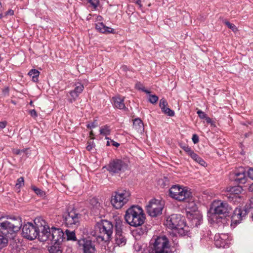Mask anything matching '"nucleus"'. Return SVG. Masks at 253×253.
<instances>
[{
  "mask_svg": "<svg viewBox=\"0 0 253 253\" xmlns=\"http://www.w3.org/2000/svg\"><path fill=\"white\" fill-rule=\"evenodd\" d=\"M46 221L41 217L36 218L34 224L28 222L22 228V236L29 240H33L37 238L41 242L46 241L47 235L44 233Z\"/></svg>",
  "mask_w": 253,
  "mask_h": 253,
  "instance_id": "f257e3e1",
  "label": "nucleus"
},
{
  "mask_svg": "<svg viewBox=\"0 0 253 253\" xmlns=\"http://www.w3.org/2000/svg\"><path fill=\"white\" fill-rule=\"evenodd\" d=\"M113 225L111 222L107 220H102L98 222L95 226V230L90 233L98 243L102 242L109 241L113 233Z\"/></svg>",
  "mask_w": 253,
  "mask_h": 253,
  "instance_id": "f03ea898",
  "label": "nucleus"
},
{
  "mask_svg": "<svg viewBox=\"0 0 253 253\" xmlns=\"http://www.w3.org/2000/svg\"><path fill=\"white\" fill-rule=\"evenodd\" d=\"M169 196L179 201L188 203L186 206L188 208L195 206L191 192L186 187L179 185H173L169 190Z\"/></svg>",
  "mask_w": 253,
  "mask_h": 253,
  "instance_id": "7ed1b4c3",
  "label": "nucleus"
},
{
  "mask_svg": "<svg viewBox=\"0 0 253 253\" xmlns=\"http://www.w3.org/2000/svg\"><path fill=\"white\" fill-rule=\"evenodd\" d=\"M165 225L168 228L177 231L181 236L187 234L188 227L182 220L180 214H172L166 217L164 222Z\"/></svg>",
  "mask_w": 253,
  "mask_h": 253,
  "instance_id": "20e7f679",
  "label": "nucleus"
},
{
  "mask_svg": "<svg viewBox=\"0 0 253 253\" xmlns=\"http://www.w3.org/2000/svg\"><path fill=\"white\" fill-rule=\"evenodd\" d=\"M22 226L20 217H13L7 219L0 218V231L6 236L18 231Z\"/></svg>",
  "mask_w": 253,
  "mask_h": 253,
  "instance_id": "39448f33",
  "label": "nucleus"
},
{
  "mask_svg": "<svg viewBox=\"0 0 253 253\" xmlns=\"http://www.w3.org/2000/svg\"><path fill=\"white\" fill-rule=\"evenodd\" d=\"M145 219V214L140 207L133 205L127 209V224L133 226H140Z\"/></svg>",
  "mask_w": 253,
  "mask_h": 253,
  "instance_id": "423d86ee",
  "label": "nucleus"
},
{
  "mask_svg": "<svg viewBox=\"0 0 253 253\" xmlns=\"http://www.w3.org/2000/svg\"><path fill=\"white\" fill-rule=\"evenodd\" d=\"M169 243L165 236L153 237L150 241L149 253H172Z\"/></svg>",
  "mask_w": 253,
  "mask_h": 253,
  "instance_id": "0eeeda50",
  "label": "nucleus"
},
{
  "mask_svg": "<svg viewBox=\"0 0 253 253\" xmlns=\"http://www.w3.org/2000/svg\"><path fill=\"white\" fill-rule=\"evenodd\" d=\"M210 211L212 213L211 219L215 222L217 215L221 218L229 216L232 209L226 202L217 200L212 203Z\"/></svg>",
  "mask_w": 253,
  "mask_h": 253,
  "instance_id": "6e6552de",
  "label": "nucleus"
},
{
  "mask_svg": "<svg viewBox=\"0 0 253 253\" xmlns=\"http://www.w3.org/2000/svg\"><path fill=\"white\" fill-rule=\"evenodd\" d=\"M45 227L44 233L47 235L46 241L49 240L52 244L60 245L63 241L66 240L65 234L61 229L54 227L50 228L46 222Z\"/></svg>",
  "mask_w": 253,
  "mask_h": 253,
  "instance_id": "1a4fd4ad",
  "label": "nucleus"
},
{
  "mask_svg": "<svg viewBox=\"0 0 253 253\" xmlns=\"http://www.w3.org/2000/svg\"><path fill=\"white\" fill-rule=\"evenodd\" d=\"M81 216V214L76 210H72L65 212L63 215V218L67 226L77 227L80 224Z\"/></svg>",
  "mask_w": 253,
  "mask_h": 253,
  "instance_id": "9d476101",
  "label": "nucleus"
},
{
  "mask_svg": "<svg viewBox=\"0 0 253 253\" xmlns=\"http://www.w3.org/2000/svg\"><path fill=\"white\" fill-rule=\"evenodd\" d=\"M163 208V203L156 199L151 200L146 206L147 212L152 217H156L160 215Z\"/></svg>",
  "mask_w": 253,
  "mask_h": 253,
  "instance_id": "9b49d317",
  "label": "nucleus"
},
{
  "mask_svg": "<svg viewBox=\"0 0 253 253\" xmlns=\"http://www.w3.org/2000/svg\"><path fill=\"white\" fill-rule=\"evenodd\" d=\"M94 239L84 238L78 241V244L80 247L82 248L83 253H95L96 249L94 244Z\"/></svg>",
  "mask_w": 253,
  "mask_h": 253,
  "instance_id": "f8f14e48",
  "label": "nucleus"
},
{
  "mask_svg": "<svg viewBox=\"0 0 253 253\" xmlns=\"http://www.w3.org/2000/svg\"><path fill=\"white\" fill-rule=\"evenodd\" d=\"M126 166V163L121 159H114L111 160L106 169L110 172L114 173H119L122 171Z\"/></svg>",
  "mask_w": 253,
  "mask_h": 253,
  "instance_id": "ddd939ff",
  "label": "nucleus"
},
{
  "mask_svg": "<svg viewBox=\"0 0 253 253\" xmlns=\"http://www.w3.org/2000/svg\"><path fill=\"white\" fill-rule=\"evenodd\" d=\"M124 196V193L116 192L115 195H113L111 198V203L112 206L117 209H121L125 203Z\"/></svg>",
  "mask_w": 253,
  "mask_h": 253,
  "instance_id": "4468645a",
  "label": "nucleus"
},
{
  "mask_svg": "<svg viewBox=\"0 0 253 253\" xmlns=\"http://www.w3.org/2000/svg\"><path fill=\"white\" fill-rule=\"evenodd\" d=\"M228 237L226 234L215 235L214 237V244L217 248H225L228 247Z\"/></svg>",
  "mask_w": 253,
  "mask_h": 253,
  "instance_id": "2eb2a0df",
  "label": "nucleus"
},
{
  "mask_svg": "<svg viewBox=\"0 0 253 253\" xmlns=\"http://www.w3.org/2000/svg\"><path fill=\"white\" fill-rule=\"evenodd\" d=\"M247 213V211L246 210H242L240 208H236L232 216V223L236 224L239 223Z\"/></svg>",
  "mask_w": 253,
  "mask_h": 253,
  "instance_id": "dca6fc26",
  "label": "nucleus"
},
{
  "mask_svg": "<svg viewBox=\"0 0 253 253\" xmlns=\"http://www.w3.org/2000/svg\"><path fill=\"white\" fill-rule=\"evenodd\" d=\"M84 89V85L80 83H77L75 84V87L74 89L71 90L69 92L72 98L69 99V101L72 103L75 101L76 98L79 96Z\"/></svg>",
  "mask_w": 253,
  "mask_h": 253,
  "instance_id": "f3484780",
  "label": "nucleus"
},
{
  "mask_svg": "<svg viewBox=\"0 0 253 253\" xmlns=\"http://www.w3.org/2000/svg\"><path fill=\"white\" fill-rule=\"evenodd\" d=\"M147 233V229L145 226H138V227L133 230L132 232V235L136 240H139L141 237H144Z\"/></svg>",
  "mask_w": 253,
  "mask_h": 253,
  "instance_id": "a211bd4d",
  "label": "nucleus"
},
{
  "mask_svg": "<svg viewBox=\"0 0 253 253\" xmlns=\"http://www.w3.org/2000/svg\"><path fill=\"white\" fill-rule=\"evenodd\" d=\"M159 106L163 112L168 116L172 117L174 115V112L168 107V103L164 98H162L160 101Z\"/></svg>",
  "mask_w": 253,
  "mask_h": 253,
  "instance_id": "6ab92c4d",
  "label": "nucleus"
},
{
  "mask_svg": "<svg viewBox=\"0 0 253 253\" xmlns=\"http://www.w3.org/2000/svg\"><path fill=\"white\" fill-rule=\"evenodd\" d=\"M95 28L100 33L104 34L114 33V30L113 29L106 26L103 22H98L96 23Z\"/></svg>",
  "mask_w": 253,
  "mask_h": 253,
  "instance_id": "aec40b11",
  "label": "nucleus"
},
{
  "mask_svg": "<svg viewBox=\"0 0 253 253\" xmlns=\"http://www.w3.org/2000/svg\"><path fill=\"white\" fill-rule=\"evenodd\" d=\"M235 180L239 183H245L246 182L245 170L243 168H241L239 171L235 172Z\"/></svg>",
  "mask_w": 253,
  "mask_h": 253,
  "instance_id": "412c9836",
  "label": "nucleus"
},
{
  "mask_svg": "<svg viewBox=\"0 0 253 253\" xmlns=\"http://www.w3.org/2000/svg\"><path fill=\"white\" fill-rule=\"evenodd\" d=\"M124 99L125 97H123V98H121L120 96L113 97L112 100L113 101L114 106L116 108H119L120 109H124L125 107Z\"/></svg>",
  "mask_w": 253,
  "mask_h": 253,
  "instance_id": "4be33fe9",
  "label": "nucleus"
},
{
  "mask_svg": "<svg viewBox=\"0 0 253 253\" xmlns=\"http://www.w3.org/2000/svg\"><path fill=\"white\" fill-rule=\"evenodd\" d=\"M133 127L137 131L141 132L144 130L142 121L139 118L135 119L133 122Z\"/></svg>",
  "mask_w": 253,
  "mask_h": 253,
  "instance_id": "5701e85b",
  "label": "nucleus"
},
{
  "mask_svg": "<svg viewBox=\"0 0 253 253\" xmlns=\"http://www.w3.org/2000/svg\"><path fill=\"white\" fill-rule=\"evenodd\" d=\"M189 156L194 161L199 164L201 166H205L206 162L204 161V160L202 158L200 157L194 151Z\"/></svg>",
  "mask_w": 253,
  "mask_h": 253,
  "instance_id": "b1692460",
  "label": "nucleus"
},
{
  "mask_svg": "<svg viewBox=\"0 0 253 253\" xmlns=\"http://www.w3.org/2000/svg\"><path fill=\"white\" fill-rule=\"evenodd\" d=\"M65 233L67 237L66 240H70L73 241H75L77 240L76 234L74 231H70L68 229H67L65 231Z\"/></svg>",
  "mask_w": 253,
  "mask_h": 253,
  "instance_id": "393cba45",
  "label": "nucleus"
},
{
  "mask_svg": "<svg viewBox=\"0 0 253 253\" xmlns=\"http://www.w3.org/2000/svg\"><path fill=\"white\" fill-rule=\"evenodd\" d=\"M39 74L40 72L36 69H32L28 73V75L32 77V80L34 82H38Z\"/></svg>",
  "mask_w": 253,
  "mask_h": 253,
  "instance_id": "a878e982",
  "label": "nucleus"
},
{
  "mask_svg": "<svg viewBox=\"0 0 253 253\" xmlns=\"http://www.w3.org/2000/svg\"><path fill=\"white\" fill-rule=\"evenodd\" d=\"M100 133L103 136H107L110 133V129L107 126H104L100 129Z\"/></svg>",
  "mask_w": 253,
  "mask_h": 253,
  "instance_id": "bb28decb",
  "label": "nucleus"
},
{
  "mask_svg": "<svg viewBox=\"0 0 253 253\" xmlns=\"http://www.w3.org/2000/svg\"><path fill=\"white\" fill-rule=\"evenodd\" d=\"M50 253H62V250L60 245H54L51 246L49 250Z\"/></svg>",
  "mask_w": 253,
  "mask_h": 253,
  "instance_id": "cd10ccee",
  "label": "nucleus"
},
{
  "mask_svg": "<svg viewBox=\"0 0 253 253\" xmlns=\"http://www.w3.org/2000/svg\"><path fill=\"white\" fill-rule=\"evenodd\" d=\"M121 221L120 220L116 222V237L122 236V231L121 229Z\"/></svg>",
  "mask_w": 253,
  "mask_h": 253,
  "instance_id": "c85d7f7f",
  "label": "nucleus"
},
{
  "mask_svg": "<svg viewBox=\"0 0 253 253\" xmlns=\"http://www.w3.org/2000/svg\"><path fill=\"white\" fill-rule=\"evenodd\" d=\"M116 244L120 246H124L126 243V239L123 236L116 237Z\"/></svg>",
  "mask_w": 253,
  "mask_h": 253,
  "instance_id": "c756f323",
  "label": "nucleus"
},
{
  "mask_svg": "<svg viewBox=\"0 0 253 253\" xmlns=\"http://www.w3.org/2000/svg\"><path fill=\"white\" fill-rule=\"evenodd\" d=\"M8 242L7 238L0 234V248L5 247Z\"/></svg>",
  "mask_w": 253,
  "mask_h": 253,
  "instance_id": "7c9ffc66",
  "label": "nucleus"
},
{
  "mask_svg": "<svg viewBox=\"0 0 253 253\" xmlns=\"http://www.w3.org/2000/svg\"><path fill=\"white\" fill-rule=\"evenodd\" d=\"M87 2L93 7V9H96L99 3V0H86Z\"/></svg>",
  "mask_w": 253,
  "mask_h": 253,
  "instance_id": "2f4dec72",
  "label": "nucleus"
},
{
  "mask_svg": "<svg viewBox=\"0 0 253 253\" xmlns=\"http://www.w3.org/2000/svg\"><path fill=\"white\" fill-rule=\"evenodd\" d=\"M135 86L137 89L142 90V91L146 93L147 94H149L150 93V91L147 89H146L144 85L140 83H137L136 84Z\"/></svg>",
  "mask_w": 253,
  "mask_h": 253,
  "instance_id": "473e14b6",
  "label": "nucleus"
},
{
  "mask_svg": "<svg viewBox=\"0 0 253 253\" xmlns=\"http://www.w3.org/2000/svg\"><path fill=\"white\" fill-rule=\"evenodd\" d=\"M133 249L136 253H138L142 250V245L139 243H135L133 245Z\"/></svg>",
  "mask_w": 253,
  "mask_h": 253,
  "instance_id": "72a5a7b5",
  "label": "nucleus"
},
{
  "mask_svg": "<svg viewBox=\"0 0 253 253\" xmlns=\"http://www.w3.org/2000/svg\"><path fill=\"white\" fill-rule=\"evenodd\" d=\"M158 97L156 95H150L149 101L152 104L156 103L158 100Z\"/></svg>",
  "mask_w": 253,
  "mask_h": 253,
  "instance_id": "f704fd0d",
  "label": "nucleus"
},
{
  "mask_svg": "<svg viewBox=\"0 0 253 253\" xmlns=\"http://www.w3.org/2000/svg\"><path fill=\"white\" fill-rule=\"evenodd\" d=\"M24 178L22 177H19L16 181V187L19 188L20 187H21L22 185H24Z\"/></svg>",
  "mask_w": 253,
  "mask_h": 253,
  "instance_id": "c9c22d12",
  "label": "nucleus"
},
{
  "mask_svg": "<svg viewBox=\"0 0 253 253\" xmlns=\"http://www.w3.org/2000/svg\"><path fill=\"white\" fill-rule=\"evenodd\" d=\"M182 148L188 156H189L193 152V150H192V149L188 146H183Z\"/></svg>",
  "mask_w": 253,
  "mask_h": 253,
  "instance_id": "e433bc0d",
  "label": "nucleus"
},
{
  "mask_svg": "<svg viewBox=\"0 0 253 253\" xmlns=\"http://www.w3.org/2000/svg\"><path fill=\"white\" fill-rule=\"evenodd\" d=\"M225 24L228 26V27L231 29L233 32H236L237 30V28L235 25L233 24L230 23L228 21H225Z\"/></svg>",
  "mask_w": 253,
  "mask_h": 253,
  "instance_id": "4c0bfd02",
  "label": "nucleus"
},
{
  "mask_svg": "<svg viewBox=\"0 0 253 253\" xmlns=\"http://www.w3.org/2000/svg\"><path fill=\"white\" fill-rule=\"evenodd\" d=\"M32 189L35 191V192L38 195L41 196H42L44 195V192L43 191L37 188L35 186L32 187Z\"/></svg>",
  "mask_w": 253,
  "mask_h": 253,
  "instance_id": "58836bf2",
  "label": "nucleus"
},
{
  "mask_svg": "<svg viewBox=\"0 0 253 253\" xmlns=\"http://www.w3.org/2000/svg\"><path fill=\"white\" fill-rule=\"evenodd\" d=\"M27 151V149H23L22 150L16 149L13 150V153L16 155H21L22 153H26Z\"/></svg>",
  "mask_w": 253,
  "mask_h": 253,
  "instance_id": "ea45409f",
  "label": "nucleus"
},
{
  "mask_svg": "<svg viewBox=\"0 0 253 253\" xmlns=\"http://www.w3.org/2000/svg\"><path fill=\"white\" fill-rule=\"evenodd\" d=\"M110 145H112L117 147H118L120 145L119 143L114 141L113 140H108L107 141L106 145L110 146Z\"/></svg>",
  "mask_w": 253,
  "mask_h": 253,
  "instance_id": "a19ab883",
  "label": "nucleus"
},
{
  "mask_svg": "<svg viewBox=\"0 0 253 253\" xmlns=\"http://www.w3.org/2000/svg\"><path fill=\"white\" fill-rule=\"evenodd\" d=\"M240 189L241 188L240 187H233L230 188L229 191L231 193H234L236 194H238V192H240Z\"/></svg>",
  "mask_w": 253,
  "mask_h": 253,
  "instance_id": "79ce46f5",
  "label": "nucleus"
},
{
  "mask_svg": "<svg viewBox=\"0 0 253 253\" xmlns=\"http://www.w3.org/2000/svg\"><path fill=\"white\" fill-rule=\"evenodd\" d=\"M94 144H93V142L91 141H88L87 142V145L86 147V149L87 151H90L92 148L94 147Z\"/></svg>",
  "mask_w": 253,
  "mask_h": 253,
  "instance_id": "37998d69",
  "label": "nucleus"
},
{
  "mask_svg": "<svg viewBox=\"0 0 253 253\" xmlns=\"http://www.w3.org/2000/svg\"><path fill=\"white\" fill-rule=\"evenodd\" d=\"M247 206V209L248 211H251L252 210H253V198H252L250 200V203L248 206Z\"/></svg>",
  "mask_w": 253,
  "mask_h": 253,
  "instance_id": "c03bdc74",
  "label": "nucleus"
},
{
  "mask_svg": "<svg viewBox=\"0 0 253 253\" xmlns=\"http://www.w3.org/2000/svg\"><path fill=\"white\" fill-rule=\"evenodd\" d=\"M197 114L201 119H205L207 116L206 114L201 110H198L197 111Z\"/></svg>",
  "mask_w": 253,
  "mask_h": 253,
  "instance_id": "a18cd8bd",
  "label": "nucleus"
},
{
  "mask_svg": "<svg viewBox=\"0 0 253 253\" xmlns=\"http://www.w3.org/2000/svg\"><path fill=\"white\" fill-rule=\"evenodd\" d=\"M9 92V88L8 86L5 87L2 89V93L4 96H8Z\"/></svg>",
  "mask_w": 253,
  "mask_h": 253,
  "instance_id": "49530a36",
  "label": "nucleus"
},
{
  "mask_svg": "<svg viewBox=\"0 0 253 253\" xmlns=\"http://www.w3.org/2000/svg\"><path fill=\"white\" fill-rule=\"evenodd\" d=\"M247 173H248V175L249 177L251 179H253V169H252V168L249 169L248 170Z\"/></svg>",
  "mask_w": 253,
  "mask_h": 253,
  "instance_id": "de8ad7c7",
  "label": "nucleus"
},
{
  "mask_svg": "<svg viewBox=\"0 0 253 253\" xmlns=\"http://www.w3.org/2000/svg\"><path fill=\"white\" fill-rule=\"evenodd\" d=\"M192 139L194 144H196L199 142V137L196 134H193Z\"/></svg>",
  "mask_w": 253,
  "mask_h": 253,
  "instance_id": "09e8293b",
  "label": "nucleus"
},
{
  "mask_svg": "<svg viewBox=\"0 0 253 253\" xmlns=\"http://www.w3.org/2000/svg\"><path fill=\"white\" fill-rule=\"evenodd\" d=\"M30 115L34 118H36V117H37L38 116V115H37V112L36 111V110L35 109H33V110H32L30 111Z\"/></svg>",
  "mask_w": 253,
  "mask_h": 253,
  "instance_id": "8fccbe9b",
  "label": "nucleus"
},
{
  "mask_svg": "<svg viewBox=\"0 0 253 253\" xmlns=\"http://www.w3.org/2000/svg\"><path fill=\"white\" fill-rule=\"evenodd\" d=\"M7 125V122L6 121H3L0 122V129H3Z\"/></svg>",
  "mask_w": 253,
  "mask_h": 253,
  "instance_id": "3c124183",
  "label": "nucleus"
},
{
  "mask_svg": "<svg viewBox=\"0 0 253 253\" xmlns=\"http://www.w3.org/2000/svg\"><path fill=\"white\" fill-rule=\"evenodd\" d=\"M96 126V125L95 123L94 122H93V123H92L90 124H88L87 125V128H91L95 127Z\"/></svg>",
  "mask_w": 253,
  "mask_h": 253,
  "instance_id": "603ef678",
  "label": "nucleus"
},
{
  "mask_svg": "<svg viewBox=\"0 0 253 253\" xmlns=\"http://www.w3.org/2000/svg\"><path fill=\"white\" fill-rule=\"evenodd\" d=\"M14 14V11L12 9H9L6 12V15H13Z\"/></svg>",
  "mask_w": 253,
  "mask_h": 253,
  "instance_id": "864d4df0",
  "label": "nucleus"
},
{
  "mask_svg": "<svg viewBox=\"0 0 253 253\" xmlns=\"http://www.w3.org/2000/svg\"><path fill=\"white\" fill-rule=\"evenodd\" d=\"M132 1L136 3H137L139 5H141V1L140 0H132Z\"/></svg>",
  "mask_w": 253,
  "mask_h": 253,
  "instance_id": "5fc2aeb1",
  "label": "nucleus"
},
{
  "mask_svg": "<svg viewBox=\"0 0 253 253\" xmlns=\"http://www.w3.org/2000/svg\"><path fill=\"white\" fill-rule=\"evenodd\" d=\"M205 119H206L207 123H210L211 122V119L209 117L206 116Z\"/></svg>",
  "mask_w": 253,
  "mask_h": 253,
  "instance_id": "6e6d98bb",
  "label": "nucleus"
},
{
  "mask_svg": "<svg viewBox=\"0 0 253 253\" xmlns=\"http://www.w3.org/2000/svg\"><path fill=\"white\" fill-rule=\"evenodd\" d=\"M249 190L250 191H253V183L250 185L249 187Z\"/></svg>",
  "mask_w": 253,
  "mask_h": 253,
  "instance_id": "4d7b16f0",
  "label": "nucleus"
},
{
  "mask_svg": "<svg viewBox=\"0 0 253 253\" xmlns=\"http://www.w3.org/2000/svg\"><path fill=\"white\" fill-rule=\"evenodd\" d=\"M124 219L126 221V218H127V216H126V211H125V213L124 215Z\"/></svg>",
  "mask_w": 253,
  "mask_h": 253,
  "instance_id": "13d9d810",
  "label": "nucleus"
},
{
  "mask_svg": "<svg viewBox=\"0 0 253 253\" xmlns=\"http://www.w3.org/2000/svg\"><path fill=\"white\" fill-rule=\"evenodd\" d=\"M102 17L101 16H98L97 17V20L98 21H101L102 20Z\"/></svg>",
  "mask_w": 253,
  "mask_h": 253,
  "instance_id": "bf43d9fd",
  "label": "nucleus"
},
{
  "mask_svg": "<svg viewBox=\"0 0 253 253\" xmlns=\"http://www.w3.org/2000/svg\"><path fill=\"white\" fill-rule=\"evenodd\" d=\"M249 212H251V214H252V218L253 219V210H252L251 211H248Z\"/></svg>",
  "mask_w": 253,
  "mask_h": 253,
  "instance_id": "052dcab7",
  "label": "nucleus"
},
{
  "mask_svg": "<svg viewBox=\"0 0 253 253\" xmlns=\"http://www.w3.org/2000/svg\"><path fill=\"white\" fill-rule=\"evenodd\" d=\"M3 17L2 14H0V19H1Z\"/></svg>",
  "mask_w": 253,
  "mask_h": 253,
  "instance_id": "680f3d73",
  "label": "nucleus"
},
{
  "mask_svg": "<svg viewBox=\"0 0 253 253\" xmlns=\"http://www.w3.org/2000/svg\"><path fill=\"white\" fill-rule=\"evenodd\" d=\"M12 253H15L14 250H13L12 251Z\"/></svg>",
  "mask_w": 253,
  "mask_h": 253,
  "instance_id": "e2e57ef3",
  "label": "nucleus"
},
{
  "mask_svg": "<svg viewBox=\"0 0 253 253\" xmlns=\"http://www.w3.org/2000/svg\"><path fill=\"white\" fill-rule=\"evenodd\" d=\"M90 134H91V135H92V134H92V131H91V132H90Z\"/></svg>",
  "mask_w": 253,
  "mask_h": 253,
  "instance_id": "0e129e2a",
  "label": "nucleus"
},
{
  "mask_svg": "<svg viewBox=\"0 0 253 253\" xmlns=\"http://www.w3.org/2000/svg\"><path fill=\"white\" fill-rule=\"evenodd\" d=\"M32 104V101L30 102V104L31 105Z\"/></svg>",
  "mask_w": 253,
  "mask_h": 253,
  "instance_id": "69168bd1",
  "label": "nucleus"
}]
</instances>
